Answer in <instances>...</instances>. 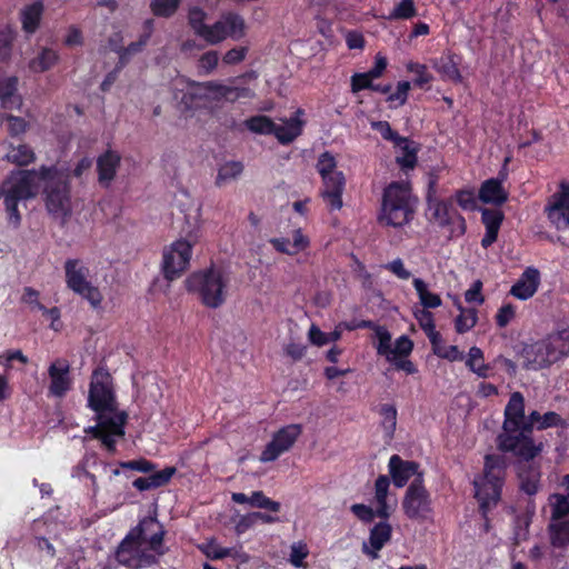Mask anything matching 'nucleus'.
I'll list each match as a JSON object with an SVG mask.
<instances>
[{
  "label": "nucleus",
  "mask_w": 569,
  "mask_h": 569,
  "mask_svg": "<svg viewBox=\"0 0 569 569\" xmlns=\"http://www.w3.org/2000/svg\"><path fill=\"white\" fill-rule=\"evenodd\" d=\"M378 413L381 417L380 426L383 430L385 439L390 441L393 439L397 427V408L391 403H382L378 409Z\"/></svg>",
  "instance_id": "obj_35"
},
{
  "label": "nucleus",
  "mask_w": 569,
  "mask_h": 569,
  "mask_svg": "<svg viewBox=\"0 0 569 569\" xmlns=\"http://www.w3.org/2000/svg\"><path fill=\"white\" fill-rule=\"evenodd\" d=\"M413 350L412 340L402 335L395 341V347L391 346L390 357H409Z\"/></svg>",
  "instance_id": "obj_59"
},
{
  "label": "nucleus",
  "mask_w": 569,
  "mask_h": 569,
  "mask_svg": "<svg viewBox=\"0 0 569 569\" xmlns=\"http://www.w3.org/2000/svg\"><path fill=\"white\" fill-rule=\"evenodd\" d=\"M547 338L557 361L569 357V327L551 332Z\"/></svg>",
  "instance_id": "obj_37"
},
{
  "label": "nucleus",
  "mask_w": 569,
  "mask_h": 569,
  "mask_svg": "<svg viewBox=\"0 0 569 569\" xmlns=\"http://www.w3.org/2000/svg\"><path fill=\"white\" fill-rule=\"evenodd\" d=\"M401 507L405 516L410 520L422 522L430 518L433 511L432 500L422 475H418L408 486Z\"/></svg>",
  "instance_id": "obj_13"
},
{
  "label": "nucleus",
  "mask_w": 569,
  "mask_h": 569,
  "mask_svg": "<svg viewBox=\"0 0 569 569\" xmlns=\"http://www.w3.org/2000/svg\"><path fill=\"white\" fill-rule=\"evenodd\" d=\"M407 70L409 72L416 73L417 77L413 80V84L419 88H423L432 80V76L428 72L426 64L419 62H409L407 64Z\"/></svg>",
  "instance_id": "obj_57"
},
{
  "label": "nucleus",
  "mask_w": 569,
  "mask_h": 569,
  "mask_svg": "<svg viewBox=\"0 0 569 569\" xmlns=\"http://www.w3.org/2000/svg\"><path fill=\"white\" fill-rule=\"evenodd\" d=\"M192 246L184 239L172 242L164 248L162 254V273L164 279L172 281L179 278L190 264Z\"/></svg>",
  "instance_id": "obj_14"
},
{
  "label": "nucleus",
  "mask_w": 569,
  "mask_h": 569,
  "mask_svg": "<svg viewBox=\"0 0 569 569\" xmlns=\"http://www.w3.org/2000/svg\"><path fill=\"white\" fill-rule=\"evenodd\" d=\"M503 219L505 214L500 209H481V222L486 228L485 236L481 239V247L483 249H488L497 241Z\"/></svg>",
  "instance_id": "obj_25"
},
{
  "label": "nucleus",
  "mask_w": 569,
  "mask_h": 569,
  "mask_svg": "<svg viewBox=\"0 0 569 569\" xmlns=\"http://www.w3.org/2000/svg\"><path fill=\"white\" fill-rule=\"evenodd\" d=\"M525 397L520 391L510 395L503 411L502 431L497 436V447L502 452H511L517 449L518 435L525 421Z\"/></svg>",
  "instance_id": "obj_9"
},
{
  "label": "nucleus",
  "mask_w": 569,
  "mask_h": 569,
  "mask_svg": "<svg viewBox=\"0 0 569 569\" xmlns=\"http://www.w3.org/2000/svg\"><path fill=\"white\" fill-rule=\"evenodd\" d=\"M371 128L378 131L385 140L393 142L395 146H401V142H406V137L393 130L388 121H373Z\"/></svg>",
  "instance_id": "obj_51"
},
{
  "label": "nucleus",
  "mask_w": 569,
  "mask_h": 569,
  "mask_svg": "<svg viewBox=\"0 0 569 569\" xmlns=\"http://www.w3.org/2000/svg\"><path fill=\"white\" fill-rule=\"evenodd\" d=\"M551 508V520H562L569 516V497L562 493H551L549 496Z\"/></svg>",
  "instance_id": "obj_42"
},
{
  "label": "nucleus",
  "mask_w": 569,
  "mask_h": 569,
  "mask_svg": "<svg viewBox=\"0 0 569 569\" xmlns=\"http://www.w3.org/2000/svg\"><path fill=\"white\" fill-rule=\"evenodd\" d=\"M121 163V157L117 151L107 150L97 158L98 182L109 188L114 180Z\"/></svg>",
  "instance_id": "obj_24"
},
{
  "label": "nucleus",
  "mask_w": 569,
  "mask_h": 569,
  "mask_svg": "<svg viewBox=\"0 0 569 569\" xmlns=\"http://www.w3.org/2000/svg\"><path fill=\"white\" fill-rule=\"evenodd\" d=\"M435 187L436 182L431 180L426 196L430 221L436 222L440 228L456 226V229H451V233L463 236L467 231V222L465 217L453 207V198H438Z\"/></svg>",
  "instance_id": "obj_10"
},
{
  "label": "nucleus",
  "mask_w": 569,
  "mask_h": 569,
  "mask_svg": "<svg viewBox=\"0 0 569 569\" xmlns=\"http://www.w3.org/2000/svg\"><path fill=\"white\" fill-rule=\"evenodd\" d=\"M517 476L519 479V490L531 497L538 493L541 483V467L535 462V458L518 457Z\"/></svg>",
  "instance_id": "obj_19"
},
{
  "label": "nucleus",
  "mask_w": 569,
  "mask_h": 569,
  "mask_svg": "<svg viewBox=\"0 0 569 569\" xmlns=\"http://www.w3.org/2000/svg\"><path fill=\"white\" fill-rule=\"evenodd\" d=\"M9 162L19 167L28 166L34 160L33 150L27 144H19L18 147H11L6 154Z\"/></svg>",
  "instance_id": "obj_40"
},
{
  "label": "nucleus",
  "mask_w": 569,
  "mask_h": 569,
  "mask_svg": "<svg viewBox=\"0 0 569 569\" xmlns=\"http://www.w3.org/2000/svg\"><path fill=\"white\" fill-rule=\"evenodd\" d=\"M44 6L42 1L37 0L23 7L20 13L22 30L28 34H33L40 27Z\"/></svg>",
  "instance_id": "obj_29"
},
{
  "label": "nucleus",
  "mask_w": 569,
  "mask_h": 569,
  "mask_svg": "<svg viewBox=\"0 0 569 569\" xmlns=\"http://www.w3.org/2000/svg\"><path fill=\"white\" fill-rule=\"evenodd\" d=\"M413 315L425 333L436 329L435 318L431 311L418 309Z\"/></svg>",
  "instance_id": "obj_64"
},
{
  "label": "nucleus",
  "mask_w": 569,
  "mask_h": 569,
  "mask_svg": "<svg viewBox=\"0 0 569 569\" xmlns=\"http://www.w3.org/2000/svg\"><path fill=\"white\" fill-rule=\"evenodd\" d=\"M26 172L32 173L33 189L36 180L42 182L44 203L49 213L62 218L71 214V174L68 169L41 166L38 170Z\"/></svg>",
  "instance_id": "obj_3"
},
{
  "label": "nucleus",
  "mask_w": 569,
  "mask_h": 569,
  "mask_svg": "<svg viewBox=\"0 0 569 569\" xmlns=\"http://www.w3.org/2000/svg\"><path fill=\"white\" fill-rule=\"evenodd\" d=\"M316 169L322 180L320 196L330 211L342 208V194L346 188V177L337 170V160L329 151L322 152L317 161Z\"/></svg>",
  "instance_id": "obj_7"
},
{
  "label": "nucleus",
  "mask_w": 569,
  "mask_h": 569,
  "mask_svg": "<svg viewBox=\"0 0 569 569\" xmlns=\"http://www.w3.org/2000/svg\"><path fill=\"white\" fill-rule=\"evenodd\" d=\"M523 356L527 361L526 368L533 370L549 368L558 362L547 337L526 346Z\"/></svg>",
  "instance_id": "obj_20"
},
{
  "label": "nucleus",
  "mask_w": 569,
  "mask_h": 569,
  "mask_svg": "<svg viewBox=\"0 0 569 569\" xmlns=\"http://www.w3.org/2000/svg\"><path fill=\"white\" fill-rule=\"evenodd\" d=\"M397 147L401 150V156L397 157V163L402 169H413L418 161V148L408 138H406V142H401V146Z\"/></svg>",
  "instance_id": "obj_43"
},
{
  "label": "nucleus",
  "mask_w": 569,
  "mask_h": 569,
  "mask_svg": "<svg viewBox=\"0 0 569 569\" xmlns=\"http://www.w3.org/2000/svg\"><path fill=\"white\" fill-rule=\"evenodd\" d=\"M550 542L555 548H567L569 546V518L552 521L548 526Z\"/></svg>",
  "instance_id": "obj_36"
},
{
  "label": "nucleus",
  "mask_w": 569,
  "mask_h": 569,
  "mask_svg": "<svg viewBox=\"0 0 569 569\" xmlns=\"http://www.w3.org/2000/svg\"><path fill=\"white\" fill-rule=\"evenodd\" d=\"M248 130L259 134H271L274 122L271 118L262 114L252 116L244 121Z\"/></svg>",
  "instance_id": "obj_46"
},
{
  "label": "nucleus",
  "mask_w": 569,
  "mask_h": 569,
  "mask_svg": "<svg viewBox=\"0 0 569 569\" xmlns=\"http://www.w3.org/2000/svg\"><path fill=\"white\" fill-rule=\"evenodd\" d=\"M453 202L463 210L473 211L477 209V198L473 189H459L455 192Z\"/></svg>",
  "instance_id": "obj_56"
},
{
  "label": "nucleus",
  "mask_w": 569,
  "mask_h": 569,
  "mask_svg": "<svg viewBox=\"0 0 569 569\" xmlns=\"http://www.w3.org/2000/svg\"><path fill=\"white\" fill-rule=\"evenodd\" d=\"M459 63L460 57L449 52L448 54L437 60L433 67L443 80H450L458 83L462 80V76L459 70Z\"/></svg>",
  "instance_id": "obj_30"
},
{
  "label": "nucleus",
  "mask_w": 569,
  "mask_h": 569,
  "mask_svg": "<svg viewBox=\"0 0 569 569\" xmlns=\"http://www.w3.org/2000/svg\"><path fill=\"white\" fill-rule=\"evenodd\" d=\"M243 171V164L240 161H227L220 166L216 178V184L221 187L228 181L237 179Z\"/></svg>",
  "instance_id": "obj_44"
},
{
  "label": "nucleus",
  "mask_w": 569,
  "mask_h": 569,
  "mask_svg": "<svg viewBox=\"0 0 569 569\" xmlns=\"http://www.w3.org/2000/svg\"><path fill=\"white\" fill-rule=\"evenodd\" d=\"M88 407L96 412V425L88 427L86 433L99 440L108 455L117 453V442L126 435L128 413L118 410L112 377L104 367L92 371Z\"/></svg>",
  "instance_id": "obj_1"
},
{
  "label": "nucleus",
  "mask_w": 569,
  "mask_h": 569,
  "mask_svg": "<svg viewBox=\"0 0 569 569\" xmlns=\"http://www.w3.org/2000/svg\"><path fill=\"white\" fill-rule=\"evenodd\" d=\"M200 550L211 560H221L227 557H238L232 548L219 546L214 540L207 542L200 547Z\"/></svg>",
  "instance_id": "obj_50"
},
{
  "label": "nucleus",
  "mask_w": 569,
  "mask_h": 569,
  "mask_svg": "<svg viewBox=\"0 0 569 569\" xmlns=\"http://www.w3.org/2000/svg\"><path fill=\"white\" fill-rule=\"evenodd\" d=\"M540 412L537 410L531 411L526 416L521 427V431L517 432L518 443L517 449L513 451V456L523 458H536L542 450V445H536L532 438L533 429H537V425L541 421Z\"/></svg>",
  "instance_id": "obj_17"
},
{
  "label": "nucleus",
  "mask_w": 569,
  "mask_h": 569,
  "mask_svg": "<svg viewBox=\"0 0 569 569\" xmlns=\"http://www.w3.org/2000/svg\"><path fill=\"white\" fill-rule=\"evenodd\" d=\"M249 505L254 508L267 509L272 512H279L281 509V505L278 501H274L268 498L263 491H253L249 499Z\"/></svg>",
  "instance_id": "obj_55"
},
{
  "label": "nucleus",
  "mask_w": 569,
  "mask_h": 569,
  "mask_svg": "<svg viewBox=\"0 0 569 569\" xmlns=\"http://www.w3.org/2000/svg\"><path fill=\"white\" fill-rule=\"evenodd\" d=\"M229 281V274L222 268L211 264L192 272L186 279V288L197 295L204 307L218 309L227 301Z\"/></svg>",
  "instance_id": "obj_5"
},
{
  "label": "nucleus",
  "mask_w": 569,
  "mask_h": 569,
  "mask_svg": "<svg viewBox=\"0 0 569 569\" xmlns=\"http://www.w3.org/2000/svg\"><path fill=\"white\" fill-rule=\"evenodd\" d=\"M197 86L202 87L207 91L216 94L218 98H223L230 102H234L240 98L253 97L252 90L248 87H231L217 81H207L203 83H197Z\"/></svg>",
  "instance_id": "obj_28"
},
{
  "label": "nucleus",
  "mask_w": 569,
  "mask_h": 569,
  "mask_svg": "<svg viewBox=\"0 0 569 569\" xmlns=\"http://www.w3.org/2000/svg\"><path fill=\"white\" fill-rule=\"evenodd\" d=\"M410 89L411 84L409 81H399L396 91L387 97V102H397L396 107L406 104Z\"/></svg>",
  "instance_id": "obj_60"
},
{
  "label": "nucleus",
  "mask_w": 569,
  "mask_h": 569,
  "mask_svg": "<svg viewBox=\"0 0 569 569\" xmlns=\"http://www.w3.org/2000/svg\"><path fill=\"white\" fill-rule=\"evenodd\" d=\"M417 16V8L413 0H401L387 16L389 20H408Z\"/></svg>",
  "instance_id": "obj_49"
},
{
  "label": "nucleus",
  "mask_w": 569,
  "mask_h": 569,
  "mask_svg": "<svg viewBox=\"0 0 569 569\" xmlns=\"http://www.w3.org/2000/svg\"><path fill=\"white\" fill-rule=\"evenodd\" d=\"M16 33L11 27L0 28V62H8L12 54Z\"/></svg>",
  "instance_id": "obj_48"
},
{
  "label": "nucleus",
  "mask_w": 569,
  "mask_h": 569,
  "mask_svg": "<svg viewBox=\"0 0 569 569\" xmlns=\"http://www.w3.org/2000/svg\"><path fill=\"white\" fill-rule=\"evenodd\" d=\"M507 179L505 170L499 171L497 178L485 180L480 188L478 198L481 202L500 207L508 200V191L503 188L502 182Z\"/></svg>",
  "instance_id": "obj_22"
},
{
  "label": "nucleus",
  "mask_w": 569,
  "mask_h": 569,
  "mask_svg": "<svg viewBox=\"0 0 569 569\" xmlns=\"http://www.w3.org/2000/svg\"><path fill=\"white\" fill-rule=\"evenodd\" d=\"M389 487L390 479L385 475H380L375 481V500L378 506V518L382 520H389L392 513L387 501Z\"/></svg>",
  "instance_id": "obj_31"
},
{
  "label": "nucleus",
  "mask_w": 569,
  "mask_h": 569,
  "mask_svg": "<svg viewBox=\"0 0 569 569\" xmlns=\"http://www.w3.org/2000/svg\"><path fill=\"white\" fill-rule=\"evenodd\" d=\"M59 60L57 51L50 48H43L39 54L29 62V68L33 72H44L51 69Z\"/></svg>",
  "instance_id": "obj_39"
},
{
  "label": "nucleus",
  "mask_w": 569,
  "mask_h": 569,
  "mask_svg": "<svg viewBox=\"0 0 569 569\" xmlns=\"http://www.w3.org/2000/svg\"><path fill=\"white\" fill-rule=\"evenodd\" d=\"M412 284L417 291L422 309H436L442 305L441 297L428 290L427 283L420 279L415 278Z\"/></svg>",
  "instance_id": "obj_38"
},
{
  "label": "nucleus",
  "mask_w": 569,
  "mask_h": 569,
  "mask_svg": "<svg viewBox=\"0 0 569 569\" xmlns=\"http://www.w3.org/2000/svg\"><path fill=\"white\" fill-rule=\"evenodd\" d=\"M506 469L507 460L503 456L486 455L483 479L481 482L475 481L476 498L480 502V510L483 515L501 498Z\"/></svg>",
  "instance_id": "obj_6"
},
{
  "label": "nucleus",
  "mask_w": 569,
  "mask_h": 569,
  "mask_svg": "<svg viewBox=\"0 0 569 569\" xmlns=\"http://www.w3.org/2000/svg\"><path fill=\"white\" fill-rule=\"evenodd\" d=\"M181 0H152L150 10L158 18H171L179 9Z\"/></svg>",
  "instance_id": "obj_47"
},
{
  "label": "nucleus",
  "mask_w": 569,
  "mask_h": 569,
  "mask_svg": "<svg viewBox=\"0 0 569 569\" xmlns=\"http://www.w3.org/2000/svg\"><path fill=\"white\" fill-rule=\"evenodd\" d=\"M206 18H207V13L200 7L190 8L189 13H188V23L198 37L202 36L203 31L206 30V28L208 26L204 22Z\"/></svg>",
  "instance_id": "obj_53"
},
{
  "label": "nucleus",
  "mask_w": 569,
  "mask_h": 569,
  "mask_svg": "<svg viewBox=\"0 0 569 569\" xmlns=\"http://www.w3.org/2000/svg\"><path fill=\"white\" fill-rule=\"evenodd\" d=\"M164 535L163 526L156 517L142 518L118 546L116 560L127 568H133L139 563L137 562L138 553L143 543H148L149 549L158 556H163L167 551L163 547Z\"/></svg>",
  "instance_id": "obj_2"
},
{
  "label": "nucleus",
  "mask_w": 569,
  "mask_h": 569,
  "mask_svg": "<svg viewBox=\"0 0 569 569\" xmlns=\"http://www.w3.org/2000/svg\"><path fill=\"white\" fill-rule=\"evenodd\" d=\"M33 190L32 173L24 172L14 182L6 181L0 188V198H3L4 209L8 214V222L13 228L21 223V214L18 204L22 200L31 199L36 196Z\"/></svg>",
  "instance_id": "obj_12"
},
{
  "label": "nucleus",
  "mask_w": 569,
  "mask_h": 569,
  "mask_svg": "<svg viewBox=\"0 0 569 569\" xmlns=\"http://www.w3.org/2000/svg\"><path fill=\"white\" fill-rule=\"evenodd\" d=\"M18 78L11 76L0 82V101L3 109L20 107L21 98L17 94Z\"/></svg>",
  "instance_id": "obj_33"
},
{
  "label": "nucleus",
  "mask_w": 569,
  "mask_h": 569,
  "mask_svg": "<svg viewBox=\"0 0 569 569\" xmlns=\"http://www.w3.org/2000/svg\"><path fill=\"white\" fill-rule=\"evenodd\" d=\"M119 468L133 470L142 473H149L146 477H139L133 480L132 486L140 492L154 490L167 486L172 477L177 473V468L168 466L162 470L156 471V463L146 459L139 458L129 461H119Z\"/></svg>",
  "instance_id": "obj_11"
},
{
  "label": "nucleus",
  "mask_w": 569,
  "mask_h": 569,
  "mask_svg": "<svg viewBox=\"0 0 569 569\" xmlns=\"http://www.w3.org/2000/svg\"><path fill=\"white\" fill-rule=\"evenodd\" d=\"M540 283V273L536 268L529 267L521 274L520 279L511 287L510 295L527 300L538 290Z\"/></svg>",
  "instance_id": "obj_26"
},
{
  "label": "nucleus",
  "mask_w": 569,
  "mask_h": 569,
  "mask_svg": "<svg viewBox=\"0 0 569 569\" xmlns=\"http://www.w3.org/2000/svg\"><path fill=\"white\" fill-rule=\"evenodd\" d=\"M515 317L516 307L512 303H505L498 309L495 321L497 327L502 329L506 328Z\"/></svg>",
  "instance_id": "obj_61"
},
{
  "label": "nucleus",
  "mask_w": 569,
  "mask_h": 569,
  "mask_svg": "<svg viewBox=\"0 0 569 569\" xmlns=\"http://www.w3.org/2000/svg\"><path fill=\"white\" fill-rule=\"evenodd\" d=\"M197 86L202 87L207 91L216 94L218 98H223L230 102H234L240 98L253 97L252 90L248 87H231L217 81H207L203 83H197Z\"/></svg>",
  "instance_id": "obj_27"
},
{
  "label": "nucleus",
  "mask_w": 569,
  "mask_h": 569,
  "mask_svg": "<svg viewBox=\"0 0 569 569\" xmlns=\"http://www.w3.org/2000/svg\"><path fill=\"white\" fill-rule=\"evenodd\" d=\"M375 337L378 340L376 345L377 353L388 359L391 352V333L385 326H378L373 331Z\"/></svg>",
  "instance_id": "obj_52"
},
{
  "label": "nucleus",
  "mask_w": 569,
  "mask_h": 569,
  "mask_svg": "<svg viewBox=\"0 0 569 569\" xmlns=\"http://www.w3.org/2000/svg\"><path fill=\"white\" fill-rule=\"evenodd\" d=\"M350 510L363 523H371L375 518H378V507L372 509L365 503H353Z\"/></svg>",
  "instance_id": "obj_58"
},
{
  "label": "nucleus",
  "mask_w": 569,
  "mask_h": 569,
  "mask_svg": "<svg viewBox=\"0 0 569 569\" xmlns=\"http://www.w3.org/2000/svg\"><path fill=\"white\" fill-rule=\"evenodd\" d=\"M63 269L67 288L86 300L93 310L101 309L103 295L89 279L90 270L82 260L69 258Z\"/></svg>",
  "instance_id": "obj_8"
},
{
  "label": "nucleus",
  "mask_w": 569,
  "mask_h": 569,
  "mask_svg": "<svg viewBox=\"0 0 569 569\" xmlns=\"http://www.w3.org/2000/svg\"><path fill=\"white\" fill-rule=\"evenodd\" d=\"M418 199L408 184L391 182L382 193L378 221L382 226L401 228L413 220Z\"/></svg>",
  "instance_id": "obj_4"
},
{
  "label": "nucleus",
  "mask_w": 569,
  "mask_h": 569,
  "mask_svg": "<svg viewBox=\"0 0 569 569\" xmlns=\"http://www.w3.org/2000/svg\"><path fill=\"white\" fill-rule=\"evenodd\" d=\"M50 378L49 395L56 398H63L72 388L70 363L67 359L58 358L48 368Z\"/></svg>",
  "instance_id": "obj_18"
},
{
  "label": "nucleus",
  "mask_w": 569,
  "mask_h": 569,
  "mask_svg": "<svg viewBox=\"0 0 569 569\" xmlns=\"http://www.w3.org/2000/svg\"><path fill=\"white\" fill-rule=\"evenodd\" d=\"M303 121L292 117L284 124L274 123L271 132L281 144H289L302 133Z\"/></svg>",
  "instance_id": "obj_32"
},
{
  "label": "nucleus",
  "mask_w": 569,
  "mask_h": 569,
  "mask_svg": "<svg viewBox=\"0 0 569 569\" xmlns=\"http://www.w3.org/2000/svg\"><path fill=\"white\" fill-rule=\"evenodd\" d=\"M545 213L557 230L569 228V181L561 180L558 190L551 194L545 207Z\"/></svg>",
  "instance_id": "obj_15"
},
{
  "label": "nucleus",
  "mask_w": 569,
  "mask_h": 569,
  "mask_svg": "<svg viewBox=\"0 0 569 569\" xmlns=\"http://www.w3.org/2000/svg\"><path fill=\"white\" fill-rule=\"evenodd\" d=\"M566 421L555 411H548L541 416V421L537 425V430H546L553 427H565Z\"/></svg>",
  "instance_id": "obj_63"
},
{
  "label": "nucleus",
  "mask_w": 569,
  "mask_h": 569,
  "mask_svg": "<svg viewBox=\"0 0 569 569\" xmlns=\"http://www.w3.org/2000/svg\"><path fill=\"white\" fill-rule=\"evenodd\" d=\"M389 473L392 478L393 485L397 488H402L407 485L409 479L418 475H422V471H419V463L411 460H403L400 456L393 455L389 459Z\"/></svg>",
  "instance_id": "obj_23"
},
{
  "label": "nucleus",
  "mask_w": 569,
  "mask_h": 569,
  "mask_svg": "<svg viewBox=\"0 0 569 569\" xmlns=\"http://www.w3.org/2000/svg\"><path fill=\"white\" fill-rule=\"evenodd\" d=\"M475 360H483V351L473 346L469 349L468 359L466 360V366L470 371L475 372L480 378H488L490 376L491 367L488 363L476 365Z\"/></svg>",
  "instance_id": "obj_41"
},
{
  "label": "nucleus",
  "mask_w": 569,
  "mask_h": 569,
  "mask_svg": "<svg viewBox=\"0 0 569 569\" xmlns=\"http://www.w3.org/2000/svg\"><path fill=\"white\" fill-rule=\"evenodd\" d=\"M302 432L300 425H288L276 431L260 455L261 462L277 460L282 453L289 451Z\"/></svg>",
  "instance_id": "obj_16"
},
{
  "label": "nucleus",
  "mask_w": 569,
  "mask_h": 569,
  "mask_svg": "<svg viewBox=\"0 0 569 569\" xmlns=\"http://www.w3.org/2000/svg\"><path fill=\"white\" fill-rule=\"evenodd\" d=\"M222 23L224 26L227 38L232 40H240L246 36V21L237 12H226L221 16Z\"/></svg>",
  "instance_id": "obj_34"
},
{
  "label": "nucleus",
  "mask_w": 569,
  "mask_h": 569,
  "mask_svg": "<svg viewBox=\"0 0 569 569\" xmlns=\"http://www.w3.org/2000/svg\"><path fill=\"white\" fill-rule=\"evenodd\" d=\"M478 320V312L475 308H460V313L455 320V328L458 333H466L471 330Z\"/></svg>",
  "instance_id": "obj_45"
},
{
  "label": "nucleus",
  "mask_w": 569,
  "mask_h": 569,
  "mask_svg": "<svg viewBox=\"0 0 569 569\" xmlns=\"http://www.w3.org/2000/svg\"><path fill=\"white\" fill-rule=\"evenodd\" d=\"M202 38L206 42L210 44H218L227 39V32L224 29V26L222 23V20L216 21L212 26H207L206 30L203 31Z\"/></svg>",
  "instance_id": "obj_54"
},
{
  "label": "nucleus",
  "mask_w": 569,
  "mask_h": 569,
  "mask_svg": "<svg viewBox=\"0 0 569 569\" xmlns=\"http://www.w3.org/2000/svg\"><path fill=\"white\" fill-rule=\"evenodd\" d=\"M373 80L368 72L355 73L351 77V91L357 93L362 90H371L373 88Z\"/></svg>",
  "instance_id": "obj_62"
},
{
  "label": "nucleus",
  "mask_w": 569,
  "mask_h": 569,
  "mask_svg": "<svg viewBox=\"0 0 569 569\" xmlns=\"http://www.w3.org/2000/svg\"><path fill=\"white\" fill-rule=\"evenodd\" d=\"M392 538V527L388 520L380 519L379 522L369 531V538L362 542L361 550L370 559L379 558V551L390 542Z\"/></svg>",
  "instance_id": "obj_21"
}]
</instances>
